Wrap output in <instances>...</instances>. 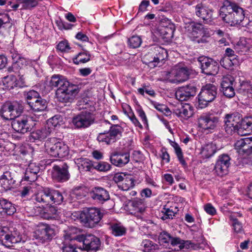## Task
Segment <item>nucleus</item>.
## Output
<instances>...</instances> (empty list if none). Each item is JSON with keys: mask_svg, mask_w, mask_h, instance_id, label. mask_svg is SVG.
Listing matches in <instances>:
<instances>
[{"mask_svg": "<svg viewBox=\"0 0 252 252\" xmlns=\"http://www.w3.org/2000/svg\"><path fill=\"white\" fill-rule=\"evenodd\" d=\"M112 234L115 236H122L125 235L126 229L123 225L115 223L111 226Z\"/></svg>", "mask_w": 252, "mask_h": 252, "instance_id": "de8ad7c7", "label": "nucleus"}, {"mask_svg": "<svg viewBox=\"0 0 252 252\" xmlns=\"http://www.w3.org/2000/svg\"><path fill=\"white\" fill-rule=\"evenodd\" d=\"M8 101L5 102L1 107L0 113L1 117L5 120H13L11 114V110Z\"/></svg>", "mask_w": 252, "mask_h": 252, "instance_id": "ea45409f", "label": "nucleus"}, {"mask_svg": "<svg viewBox=\"0 0 252 252\" xmlns=\"http://www.w3.org/2000/svg\"><path fill=\"white\" fill-rule=\"evenodd\" d=\"M186 32L193 36H197L203 32L204 26L200 23L191 22L186 24Z\"/></svg>", "mask_w": 252, "mask_h": 252, "instance_id": "c756f323", "label": "nucleus"}, {"mask_svg": "<svg viewBox=\"0 0 252 252\" xmlns=\"http://www.w3.org/2000/svg\"><path fill=\"white\" fill-rule=\"evenodd\" d=\"M242 120V116L239 113L236 112L232 114H227L224 117V122L225 125L232 123H241Z\"/></svg>", "mask_w": 252, "mask_h": 252, "instance_id": "4c0bfd02", "label": "nucleus"}, {"mask_svg": "<svg viewBox=\"0 0 252 252\" xmlns=\"http://www.w3.org/2000/svg\"><path fill=\"white\" fill-rule=\"evenodd\" d=\"M241 123L228 124L224 125L225 131L229 134H232L233 132H237L240 134L241 132V128L240 126Z\"/></svg>", "mask_w": 252, "mask_h": 252, "instance_id": "c03bdc74", "label": "nucleus"}, {"mask_svg": "<svg viewBox=\"0 0 252 252\" xmlns=\"http://www.w3.org/2000/svg\"><path fill=\"white\" fill-rule=\"evenodd\" d=\"M37 174L26 169L24 179L25 181L32 182H34L37 179Z\"/></svg>", "mask_w": 252, "mask_h": 252, "instance_id": "4d7b16f0", "label": "nucleus"}, {"mask_svg": "<svg viewBox=\"0 0 252 252\" xmlns=\"http://www.w3.org/2000/svg\"><path fill=\"white\" fill-rule=\"evenodd\" d=\"M11 19L8 14L6 13H0V30L2 28H11L13 26Z\"/></svg>", "mask_w": 252, "mask_h": 252, "instance_id": "79ce46f5", "label": "nucleus"}, {"mask_svg": "<svg viewBox=\"0 0 252 252\" xmlns=\"http://www.w3.org/2000/svg\"><path fill=\"white\" fill-rule=\"evenodd\" d=\"M235 150L239 155L248 156L252 154V137L241 138L234 144Z\"/></svg>", "mask_w": 252, "mask_h": 252, "instance_id": "a211bd4d", "label": "nucleus"}, {"mask_svg": "<svg viewBox=\"0 0 252 252\" xmlns=\"http://www.w3.org/2000/svg\"><path fill=\"white\" fill-rule=\"evenodd\" d=\"M158 243L160 246L170 248L171 246H176V243L179 242V238L173 237L168 233L163 231L158 236Z\"/></svg>", "mask_w": 252, "mask_h": 252, "instance_id": "a878e982", "label": "nucleus"}, {"mask_svg": "<svg viewBox=\"0 0 252 252\" xmlns=\"http://www.w3.org/2000/svg\"><path fill=\"white\" fill-rule=\"evenodd\" d=\"M240 126L241 130L245 131L244 135L249 134L252 133V117H247L243 119L242 118Z\"/></svg>", "mask_w": 252, "mask_h": 252, "instance_id": "e433bc0d", "label": "nucleus"}, {"mask_svg": "<svg viewBox=\"0 0 252 252\" xmlns=\"http://www.w3.org/2000/svg\"><path fill=\"white\" fill-rule=\"evenodd\" d=\"M197 88L193 84H189L179 88L176 92L175 96L179 100L186 101L194 96L196 93Z\"/></svg>", "mask_w": 252, "mask_h": 252, "instance_id": "aec40b11", "label": "nucleus"}, {"mask_svg": "<svg viewBox=\"0 0 252 252\" xmlns=\"http://www.w3.org/2000/svg\"><path fill=\"white\" fill-rule=\"evenodd\" d=\"M63 252H82V249L77 248L75 245L63 244L62 247Z\"/></svg>", "mask_w": 252, "mask_h": 252, "instance_id": "6e6d98bb", "label": "nucleus"}, {"mask_svg": "<svg viewBox=\"0 0 252 252\" xmlns=\"http://www.w3.org/2000/svg\"><path fill=\"white\" fill-rule=\"evenodd\" d=\"M197 61L201 69V72L207 75H215L219 70L218 63L214 59L206 56H200Z\"/></svg>", "mask_w": 252, "mask_h": 252, "instance_id": "9d476101", "label": "nucleus"}, {"mask_svg": "<svg viewBox=\"0 0 252 252\" xmlns=\"http://www.w3.org/2000/svg\"><path fill=\"white\" fill-rule=\"evenodd\" d=\"M15 183L16 180L14 174L8 171L4 172L0 178V185L5 190L13 188Z\"/></svg>", "mask_w": 252, "mask_h": 252, "instance_id": "bb28decb", "label": "nucleus"}, {"mask_svg": "<svg viewBox=\"0 0 252 252\" xmlns=\"http://www.w3.org/2000/svg\"><path fill=\"white\" fill-rule=\"evenodd\" d=\"M142 42V40L141 37L137 35H133L127 40L128 45L130 48L133 49L140 47Z\"/></svg>", "mask_w": 252, "mask_h": 252, "instance_id": "8fccbe9b", "label": "nucleus"}, {"mask_svg": "<svg viewBox=\"0 0 252 252\" xmlns=\"http://www.w3.org/2000/svg\"><path fill=\"white\" fill-rule=\"evenodd\" d=\"M22 240L19 232L13 227L3 226L0 228V242L6 247H12Z\"/></svg>", "mask_w": 252, "mask_h": 252, "instance_id": "6e6552de", "label": "nucleus"}, {"mask_svg": "<svg viewBox=\"0 0 252 252\" xmlns=\"http://www.w3.org/2000/svg\"><path fill=\"white\" fill-rule=\"evenodd\" d=\"M238 216L240 217L241 216V215H240L239 213H237L230 216V219L232 221V225L235 231L237 233L240 232L242 229V223L240 222L238 219L236 218Z\"/></svg>", "mask_w": 252, "mask_h": 252, "instance_id": "603ef678", "label": "nucleus"}, {"mask_svg": "<svg viewBox=\"0 0 252 252\" xmlns=\"http://www.w3.org/2000/svg\"><path fill=\"white\" fill-rule=\"evenodd\" d=\"M138 92L140 94L143 95H144L145 92L150 96H154L155 94L153 90L149 89L147 87L145 86H143V88H139L138 89Z\"/></svg>", "mask_w": 252, "mask_h": 252, "instance_id": "e2e57ef3", "label": "nucleus"}, {"mask_svg": "<svg viewBox=\"0 0 252 252\" xmlns=\"http://www.w3.org/2000/svg\"><path fill=\"white\" fill-rule=\"evenodd\" d=\"M235 52L239 55L245 54L248 51V47L245 46L242 43H238L234 47Z\"/></svg>", "mask_w": 252, "mask_h": 252, "instance_id": "13d9d810", "label": "nucleus"}, {"mask_svg": "<svg viewBox=\"0 0 252 252\" xmlns=\"http://www.w3.org/2000/svg\"><path fill=\"white\" fill-rule=\"evenodd\" d=\"M236 52H235V49H232L230 48H227L225 51V55L229 57L230 61H237L238 56L236 55Z\"/></svg>", "mask_w": 252, "mask_h": 252, "instance_id": "bf43d9fd", "label": "nucleus"}, {"mask_svg": "<svg viewBox=\"0 0 252 252\" xmlns=\"http://www.w3.org/2000/svg\"><path fill=\"white\" fill-rule=\"evenodd\" d=\"M175 153L180 163L183 165H186L187 163L184 159L183 153L181 148L179 147L175 150Z\"/></svg>", "mask_w": 252, "mask_h": 252, "instance_id": "69168bd1", "label": "nucleus"}, {"mask_svg": "<svg viewBox=\"0 0 252 252\" xmlns=\"http://www.w3.org/2000/svg\"><path fill=\"white\" fill-rule=\"evenodd\" d=\"M164 210L165 211L162 212L163 213V215L161 217V219L163 220L172 219L175 216V213L170 209H164Z\"/></svg>", "mask_w": 252, "mask_h": 252, "instance_id": "0e129e2a", "label": "nucleus"}, {"mask_svg": "<svg viewBox=\"0 0 252 252\" xmlns=\"http://www.w3.org/2000/svg\"><path fill=\"white\" fill-rule=\"evenodd\" d=\"M219 121V118L210 113H202L198 117L197 121L198 126L204 131L214 129Z\"/></svg>", "mask_w": 252, "mask_h": 252, "instance_id": "f8f14e48", "label": "nucleus"}, {"mask_svg": "<svg viewBox=\"0 0 252 252\" xmlns=\"http://www.w3.org/2000/svg\"><path fill=\"white\" fill-rule=\"evenodd\" d=\"M49 86L51 89L58 88L56 95L58 100L63 103L71 102L79 91L78 86L60 75H53L49 82Z\"/></svg>", "mask_w": 252, "mask_h": 252, "instance_id": "f257e3e1", "label": "nucleus"}, {"mask_svg": "<svg viewBox=\"0 0 252 252\" xmlns=\"http://www.w3.org/2000/svg\"><path fill=\"white\" fill-rule=\"evenodd\" d=\"M195 13L200 18L202 19L204 23L212 24L215 17L214 15V11L204 4L200 3L197 4L195 7Z\"/></svg>", "mask_w": 252, "mask_h": 252, "instance_id": "dca6fc26", "label": "nucleus"}, {"mask_svg": "<svg viewBox=\"0 0 252 252\" xmlns=\"http://www.w3.org/2000/svg\"><path fill=\"white\" fill-rule=\"evenodd\" d=\"M216 152V146L213 144H208L202 148L201 153L202 156L205 158H209L212 157Z\"/></svg>", "mask_w": 252, "mask_h": 252, "instance_id": "a19ab883", "label": "nucleus"}, {"mask_svg": "<svg viewBox=\"0 0 252 252\" xmlns=\"http://www.w3.org/2000/svg\"><path fill=\"white\" fill-rule=\"evenodd\" d=\"M193 108L189 104L186 103L180 107L174 109L173 113L178 117L188 119L193 114Z\"/></svg>", "mask_w": 252, "mask_h": 252, "instance_id": "c85d7f7f", "label": "nucleus"}, {"mask_svg": "<svg viewBox=\"0 0 252 252\" xmlns=\"http://www.w3.org/2000/svg\"><path fill=\"white\" fill-rule=\"evenodd\" d=\"M31 103L32 105L30 107L33 112H42L45 111L47 107V101L42 98L40 95L37 99H36V100Z\"/></svg>", "mask_w": 252, "mask_h": 252, "instance_id": "f704fd0d", "label": "nucleus"}, {"mask_svg": "<svg viewBox=\"0 0 252 252\" xmlns=\"http://www.w3.org/2000/svg\"><path fill=\"white\" fill-rule=\"evenodd\" d=\"M145 204L143 200L140 199H134L130 205V214L136 215L138 213H142L145 211Z\"/></svg>", "mask_w": 252, "mask_h": 252, "instance_id": "7c9ffc66", "label": "nucleus"}, {"mask_svg": "<svg viewBox=\"0 0 252 252\" xmlns=\"http://www.w3.org/2000/svg\"><path fill=\"white\" fill-rule=\"evenodd\" d=\"M234 79L230 75L222 77L220 83L221 91L224 95L228 98L233 97L235 94L234 88Z\"/></svg>", "mask_w": 252, "mask_h": 252, "instance_id": "412c9836", "label": "nucleus"}, {"mask_svg": "<svg viewBox=\"0 0 252 252\" xmlns=\"http://www.w3.org/2000/svg\"><path fill=\"white\" fill-rule=\"evenodd\" d=\"M129 154L114 151L110 154V161L115 166L123 167L129 161Z\"/></svg>", "mask_w": 252, "mask_h": 252, "instance_id": "4be33fe9", "label": "nucleus"}, {"mask_svg": "<svg viewBox=\"0 0 252 252\" xmlns=\"http://www.w3.org/2000/svg\"><path fill=\"white\" fill-rule=\"evenodd\" d=\"M191 70L187 67H179L172 72L175 77V82L181 83L187 80L191 74Z\"/></svg>", "mask_w": 252, "mask_h": 252, "instance_id": "cd10ccee", "label": "nucleus"}, {"mask_svg": "<svg viewBox=\"0 0 252 252\" xmlns=\"http://www.w3.org/2000/svg\"><path fill=\"white\" fill-rule=\"evenodd\" d=\"M74 161L79 169L82 171H90L93 168H94V164L88 158L82 157L76 158Z\"/></svg>", "mask_w": 252, "mask_h": 252, "instance_id": "2f4dec72", "label": "nucleus"}, {"mask_svg": "<svg viewBox=\"0 0 252 252\" xmlns=\"http://www.w3.org/2000/svg\"><path fill=\"white\" fill-rule=\"evenodd\" d=\"M47 124L55 130L63 124V117L60 115H56L50 118L47 122Z\"/></svg>", "mask_w": 252, "mask_h": 252, "instance_id": "37998d69", "label": "nucleus"}, {"mask_svg": "<svg viewBox=\"0 0 252 252\" xmlns=\"http://www.w3.org/2000/svg\"><path fill=\"white\" fill-rule=\"evenodd\" d=\"M44 146L46 152L51 157L62 158L69 155L68 146L55 137L47 139Z\"/></svg>", "mask_w": 252, "mask_h": 252, "instance_id": "39448f33", "label": "nucleus"}, {"mask_svg": "<svg viewBox=\"0 0 252 252\" xmlns=\"http://www.w3.org/2000/svg\"><path fill=\"white\" fill-rule=\"evenodd\" d=\"M58 211L54 206H50L44 210L43 216L45 219L50 220L56 217Z\"/></svg>", "mask_w": 252, "mask_h": 252, "instance_id": "a18cd8bd", "label": "nucleus"}, {"mask_svg": "<svg viewBox=\"0 0 252 252\" xmlns=\"http://www.w3.org/2000/svg\"><path fill=\"white\" fill-rule=\"evenodd\" d=\"M16 209L10 202L6 199H0V213L12 215L16 212Z\"/></svg>", "mask_w": 252, "mask_h": 252, "instance_id": "473e14b6", "label": "nucleus"}, {"mask_svg": "<svg viewBox=\"0 0 252 252\" xmlns=\"http://www.w3.org/2000/svg\"><path fill=\"white\" fill-rule=\"evenodd\" d=\"M220 17L229 26L239 25L247 27L249 24V19L245 16V11L234 2H227L220 9Z\"/></svg>", "mask_w": 252, "mask_h": 252, "instance_id": "f03ea898", "label": "nucleus"}, {"mask_svg": "<svg viewBox=\"0 0 252 252\" xmlns=\"http://www.w3.org/2000/svg\"><path fill=\"white\" fill-rule=\"evenodd\" d=\"M175 153L180 163L183 165H186L187 163L184 159L183 153L181 148L179 147L175 150Z\"/></svg>", "mask_w": 252, "mask_h": 252, "instance_id": "338daca9", "label": "nucleus"}, {"mask_svg": "<svg viewBox=\"0 0 252 252\" xmlns=\"http://www.w3.org/2000/svg\"><path fill=\"white\" fill-rule=\"evenodd\" d=\"M56 235L55 228L48 224H42L33 232L32 239L39 244L50 242Z\"/></svg>", "mask_w": 252, "mask_h": 252, "instance_id": "423d86ee", "label": "nucleus"}, {"mask_svg": "<svg viewBox=\"0 0 252 252\" xmlns=\"http://www.w3.org/2000/svg\"><path fill=\"white\" fill-rule=\"evenodd\" d=\"M78 240L83 243V249L88 252L96 251L100 246L99 239L92 234L82 235L78 238Z\"/></svg>", "mask_w": 252, "mask_h": 252, "instance_id": "f3484780", "label": "nucleus"}, {"mask_svg": "<svg viewBox=\"0 0 252 252\" xmlns=\"http://www.w3.org/2000/svg\"><path fill=\"white\" fill-rule=\"evenodd\" d=\"M151 52L149 53L146 57H148L151 54V60H149L148 62H145V63L148 64L151 67L157 66L160 61H163L167 57L166 50L158 45L152 47L151 49Z\"/></svg>", "mask_w": 252, "mask_h": 252, "instance_id": "2eb2a0df", "label": "nucleus"}, {"mask_svg": "<svg viewBox=\"0 0 252 252\" xmlns=\"http://www.w3.org/2000/svg\"><path fill=\"white\" fill-rule=\"evenodd\" d=\"M90 195L94 200L100 203H103L110 199L108 191L100 187L93 188L90 192Z\"/></svg>", "mask_w": 252, "mask_h": 252, "instance_id": "b1692460", "label": "nucleus"}, {"mask_svg": "<svg viewBox=\"0 0 252 252\" xmlns=\"http://www.w3.org/2000/svg\"><path fill=\"white\" fill-rule=\"evenodd\" d=\"M134 186V183L133 180L131 178H126L122 183V184L119 185V188L123 190H128Z\"/></svg>", "mask_w": 252, "mask_h": 252, "instance_id": "5fc2aeb1", "label": "nucleus"}, {"mask_svg": "<svg viewBox=\"0 0 252 252\" xmlns=\"http://www.w3.org/2000/svg\"><path fill=\"white\" fill-rule=\"evenodd\" d=\"M105 126L109 128L108 136L104 135L100 136V140H106V144L110 145L115 143L118 139H120L122 134L124 131L123 128L119 125H113L110 123L107 120H105L102 124L101 126Z\"/></svg>", "mask_w": 252, "mask_h": 252, "instance_id": "1a4fd4ad", "label": "nucleus"}, {"mask_svg": "<svg viewBox=\"0 0 252 252\" xmlns=\"http://www.w3.org/2000/svg\"><path fill=\"white\" fill-rule=\"evenodd\" d=\"M10 107L11 108L12 116L14 119L21 115L24 109L23 102L21 101H8Z\"/></svg>", "mask_w": 252, "mask_h": 252, "instance_id": "72a5a7b5", "label": "nucleus"}, {"mask_svg": "<svg viewBox=\"0 0 252 252\" xmlns=\"http://www.w3.org/2000/svg\"><path fill=\"white\" fill-rule=\"evenodd\" d=\"M204 210L207 213L212 216L216 213L215 208L210 203H208L204 206Z\"/></svg>", "mask_w": 252, "mask_h": 252, "instance_id": "774afa93", "label": "nucleus"}, {"mask_svg": "<svg viewBox=\"0 0 252 252\" xmlns=\"http://www.w3.org/2000/svg\"><path fill=\"white\" fill-rule=\"evenodd\" d=\"M95 120L94 115L87 111L81 112L72 119V124L76 128H86L94 124Z\"/></svg>", "mask_w": 252, "mask_h": 252, "instance_id": "4468645a", "label": "nucleus"}, {"mask_svg": "<svg viewBox=\"0 0 252 252\" xmlns=\"http://www.w3.org/2000/svg\"><path fill=\"white\" fill-rule=\"evenodd\" d=\"M141 246L143 251L146 252H160L159 245L150 240H144Z\"/></svg>", "mask_w": 252, "mask_h": 252, "instance_id": "c9c22d12", "label": "nucleus"}, {"mask_svg": "<svg viewBox=\"0 0 252 252\" xmlns=\"http://www.w3.org/2000/svg\"><path fill=\"white\" fill-rule=\"evenodd\" d=\"M62 193L58 190L45 188L36 193L33 199L39 203L45 204H55L60 205L63 201Z\"/></svg>", "mask_w": 252, "mask_h": 252, "instance_id": "7ed1b4c3", "label": "nucleus"}, {"mask_svg": "<svg viewBox=\"0 0 252 252\" xmlns=\"http://www.w3.org/2000/svg\"><path fill=\"white\" fill-rule=\"evenodd\" d=\"M103 214L100 210L96 208H89L84 210L80 214L81 222L86 227L93 228L100 221Z\"/></svg>", "mask_w": 252, "mask_h": 252, "instance_id": "0eeeda50", "label": "nucleus"}, {"mask_svg": "<svg viewBox=\"0 0 252 252\" xmlns=\"http://www.w3.org/2000/svg\"><path fill=\"white\" fill-rule=\"evenodd\" d=\"M57 49L62 52H67L70 49V47L66 40L60 41L57 45Z\"/></svg>", "mask_w": 252, "mask_h": 252, "instance_id": "052dcab7", "label": "nucleus"}, {"mask_svg": "<svg viewBox=\"0 0 252 252\" xmlns=\"http://www.w3.org/2000/svg\"><path fill=\"white\" fill-rule=\"evenodd\" d=\"M22 4L21 9H31L38 4L37 0H16Z\"/></svg>", "mask_w": 252, "mask_h": 252, "instance_id": "3c124183", "label": "nucleus"}, {"mask_svg": "<svg viewBox=\"0 0 252 252\" xmlns=\"http://www.w3.org/2000/svg\"><path fill=\"white\" fill-rule=\"evenodd\" d=\"M68 167L67 163L64 162L59 161L57 164H55L52 170V178L58 182L67 181L70 176Z\"/></svg>", "mask_w": 252, "mask_h": 252, "instance_id": "ddd939ff", "label": "nucleus"}, {"mask_svg": "<svg viewBox=\"0 0 252 252\" xmlns=\"http://www.w3.org/2000/svg\"><path fill=\"white\" fill-rule=\"evenodd\" d=\"M94 168L99 171L106 172L110 170L111 165L107 162L100 161L94 163Z\"/></svg>", "mask_w": 252, "mask_h": 252, "instance_id": "864d4df0", "label": "nucleus"}, {"mask_svg": "<svg viewBox=\"0 0 252 252\" xmlns=\"http://www.w3.org/2000/svg\"><path fill=\"white\" fill-rule=\"evenodd\" d=\"M230 158L228 155L222 154L219 157L215 166V170L218 176H222L228 173L230 165Z\"/></svg>", "mask_w": 252, "mask_h": 252, "instance_id": "6ab92c4d", "label": "nucleus"}, {"mask_svg": "<svg viewBox=\"0 0 252 252\" xmlns=\"http://www.w3.org/2000/svg\"><path fill=\"white\" fill-rule=\"evenodd\" d=\"M55 130L47 123L40 129H38L31 132L29 136L31 142H34L37 140H43L54 132Z\"/></svg>", "mask_w": 252, "mask_h": 252, "instance_id": "5701e85b", "label": "nucleus"}, {"mask_svg": "<svg viewBox=\"0 0 252 252\" xmlns=\"http://www.w3.org/2000/svg\"><path fill=\"white\" fill-rule=\"evenodd\" d=\"M91 55L87 52H80L73 59V63L76 64L80 63H85L90 60Z\"/></svg>", "mask_w": 252, "mask_h": 252, "instance_id": "49530a36", "label": "nucleus"}, {"mask_svg": "<svg viewBox=\"0 0 252 252\" xmlns=\"http://www.w3.org/2000/svg\"><path fill=\"white\" fill-rule=\"evenodd\" d=\"M251 89V86L250 84L247 82H243L240 86L239 89V92L240 93L247 94Z\"/></svg>", "mask_w": 252, "mask_h": 252, "instance_id": "680f3d73", "label": "nucleus"}, {"mask_svg": "<svg viewBox=\"0 0 252 252\" xmlns=\"http://www.w3.org/2000/svg\"><path fill=\"white\" fill-rule=\"evenodd\" d=\"M218 88L214 84L208 83L203 86L198 95L199 108L203 109L207 107L217 97Z\"/></svg>", "mask_w": 252, "mask_h": 252, "instance_id": "20e7f679", "label": "nucleus"}, {"mask_svg": "<svg viewBox=\"0 0 252 252\" xmlns=\"http://www.w3.org/2000/svg\"><path fill=\"white\" fill-rule=\"evenodd\" d=\"M24 97L27 104L30 107L32 102H33L40 95V94L34 90H32L27 92H24Z\"/></svg>", "mask_w": 252, "mask_h": 252, "instance_id": "58836bf2", "label": "nucleus"}, {"mask_svg": "<svg viewBox=\"0 0 252 252\" xmlns=\"http://www.w3.org/2000/svg\"><path fill=\"white\" fill-rule=\"evenodd\" d=\"M179 242L176 243L180 250L195 249L196 245L190 241H185L179 238Z\"/></svg>", "mask_w": 252, "mask_h": 252, "instance_id": "09e8293b", "label": "nucleus"}, {"mask_svg": "<svg viewBox=\"0 0 252 252\" xmlns=\"http://www.w3.org/2000/svg\"><path fill=\"white\" fill-rule=\"evenodd\" d=\"M11 125L15 131L24 134L31 131L34 125L31 117L22 116L13 119Z\"/></svg>", "mask_w": 252, "mask_h": 252, "instance_id": "9b49d317", "label": "nucleus"}, {"mask_svg": "<svg viewBox=\"0 0 252 252\" xmlns=\"http://www.w3.org/2000/svg\"><path fill=\"white\" fill-rule=\"evenodd\" d=\"M28 64V62L26 59H19V60H16L12 65L8 67L7 71L8 72H14L17 74L21 80L24 79L23 78L24 75L25 68Z\"/></svg>", "mask_w": 252, "mask_h": 252, "instance_id": "393cba45", "label": "nucleus"}]
</instances>
